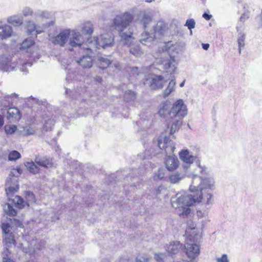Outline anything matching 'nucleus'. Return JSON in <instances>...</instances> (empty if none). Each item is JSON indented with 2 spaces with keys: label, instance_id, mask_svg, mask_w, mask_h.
<instances>
[{
  "label": "nucleus",
  "instance_id": "bb28decb",
  "mask_svg": "<svg viewBox=\"0 0 262 262\" xmlns=\"http://www.w3.org/2000/svg\"><path fill=\"white\" fill-rule=\"evenodd\" d=\"M94 31V27L93 24L90 21H86L82 24L81 28V33L84 35L88 36L92 35Z\"/></svg>",
  "mask_w": 262,
  "mask_h": 262
},
{
  "label": "nucleus",
  "instance_id": "0e129e2a",
  "mask_svg": "<svg viewBox=\"0 0 262 262\" xmlns=\"http://www.w3.org/2000/svg\"><path fill=\"white\" fill-rule=\"evenodd\" d=\"M202 48L205 50H207L209 48V44L208 43H202Z\"/></svg>",
  "mask_w": 262,
  "mask_h": 262
},
{
  "label": "nucleus",
  "instance_id": "7ed1b4c3",
  "mask_svg": "<svg viewBox=\"0 0 262 262\" xmlns=\"http://www.w3.org/2000/svg\"><path fill=\"white\" fill-rule=\"evenodd\" d=\"M198 233L196 229V226L193 224H190L186 230V233L188 235L187 241L193 242V243H186L184 246V252L187 257L190 259L195 260L200 254V249L198 245L195 243L198 241Z\"/></svg>",
  "mask_w": 262,
  "mask_h": 262
},
{
  "label": "nucleus",
  "instance_id": "774afa93",
  "mask_svg": "<svg viewBox=\"0 0 262 262\" xmlns=\"http://www.w3.org/2000/svg\"><path fill=\"white\" fill-rule=\"evenodd\" d=\"M101 262H110V261L107 259H103Z\"/></svg>",
  "mask_w": 262,
  "mask_h": 262
},
{
  "label": "nucleus",
  "instance_id": "ddd939ff",
  "mask_svg": "<svg viewBox=\"0 0 262 262\" xmlns=\"http://www.w3.org/2000/svg\"><path fill=\"white\" fill-rule=\"evenodd\" d=\"M69 45L72 47H80L85 41V38L79 31L71 30L70 36L69 38Z\"/></svg>",
  "mask_w": 262,
  "mask_h": 262
},
{
  "label": "nucleus",
  "instance_id": "6ab92c4d",
  "mask_svg": "<svg viewBox=\"0 0 262 262\" xmlns=\"http://www.w3.org/2000/svg\"><path fill=\"white\" fill-rule=\"evenodd\" d=\"M155 38L152 33L144 32L141 35L140 42L143 45L150 47L154 43Z\"/></svg>",
  "mask_w": 262,
  "mask_h": 262
},
{
  "label": "nucleus",
  "instance_id": "5701e85b",
  "mask_svg": "<svg viewBox=\"0 0 262 262\" xmlns=\"http://www.w3.org/2000/svg\"><path fill=\"white\" fill-rule=\"evenodd\" d=\"M7 21L14 27H18L23 25L24 18L21 15L15 14L8 17Z\"/></svg>",
  "mask_w": 262,
  "mask_h": 262
},
{
  "label": "nucleus",
  "instance_id": "8fccbe9b",
  "mask_svg": "<svg viewBox=\"0 0 262 262\" xmlns=\"http://www.w3.org/2000/svg\"><path fill=\"white\" fill-rule=\"evenodd\" d=\"M149 258L146 255L138 256L136 259V262H149Z\"/></svg>",
  "mask_w": 262,
  "mask_h": 262
},
{
  "label": "nucleus",
  "instance_id": "a878e982",
  "mask_svg": "<svg viewBox=\"0 0 262 262\" xmlns=\"http://www.w3.org/2000/svg\"><path fill=\"white\" fill-rule=\"evenodd\" d=\"M167 28L163 24V23H159L154 28V36L156 38H160L161 36L163 35L167 31Z\"/></svg>",
  "mask_w": 262,
  "mask_h": 262
},
{
  "label": "nucleus",
  "instance_id": "c756f323",
  "mask_svg": "<svg viewBox=\"0 0 262 262\" xmlns=\"http://www.w3.org/2000/svg\"><path fill=\"white\" fill-rule=\"evenodd\" d=\"M176 81L174 79H171L166 88L164 90L163 92V96L164 98L167 97L170 93L175 90V85Z\"/></svg>",
  "mask_w": 262,
  "mask_h": 262
},
{
  "label": "nucleus",
  "instance_id": "13d9d810",
  "mask_svg": "<svg viewBox=\"0 0 262 262\" xmlns=\"http://www.w3.org/2000/svg\"><path fill=\"white\" fill-rule=\"evenodd\" d=\"M198 167H199V168L200 169V172L201 173H205V171L207 169V168L205 167V166H202L200 163H199L198 164Z\"/></svg>",
  "mask_w": 262,
  "mask_h": 262
},
{
  "label": "nucleus",
  "instance_id": "9d476101",
  "mask_svg": "<svg viewBox=\"0 0 262 262\" xmlns=\"http://www.w3.org/2000/svg\"><path fill=\"white\" fill-rule=\"evenodd\" d=\"M71 30L64 29L56 36H53L50 38L51 42L55 46H59L63 47L68 42L70 36Z\"/></svg>",
  "mask_w": 262,
  "mask_h": 262
},
{
  "label": "nucleus",
  "instance_id": "6e6d98bb",
  "mask_svg": "<svg viewBox=\"0 0 262 262\" xmlns=\"http://www.w3.org/2000/svg\"><path fill=\"white\" fill-rule=\"evenodd\" d=\"M3 262H14L12 259H11L9 257L6 255L3 257Z\"/></svg>",
  "mask_w": 262,
  "mask_h": 262
},
{
  "label": "nucleus",
  "instance_id": "58836bf2",
  "mask_svg": "<svg viewBox=\"0 0 262 262\" xmlns=\"http://www.w3.org/2000/svg\"><path fill=\"white\" fill-rule=\"evenodd\" d=\"M20 154L16 150L11 151L8 156V160L9 161H15L20 158Z\"/></svg>",
  "mask_w": 262,
  "mask_h": 262
},
{
  "label": "nucleus",
  "instance_id": "423d86ee",
  "mask_svg": "<svg viewBox=\"0 0 262 262\" xmlns=\"http://www.w3.org/2000/svg\"><path fill=\"white\" fill-rule=\"evenodd\" d=\"M1 228L3 231V242L8 247L12 245H15V241L12 231L13 227L8 219L2 223Z\"/></svg>",
  "mask_w": 262,
  "mask_h": 262
},
{
  "label": "nucleus",
  "instance_id": "dca6fc26",
  "mask_svg": "<svg viewBox=\"0 0 262 262\" xmlns=\"http://www.w3.org/2000/svg\"><path fill=\"white\" fill-rule=\"evenodd\" d=\"M138 20L145 29L147 25L152 21V15L149 10H143L138 14Z\"/></svg>",
  "mask_w": 262,
  "mask_h": 262
},
{
  "label": "nucleus",
  "instance_id": "aec40b11",
  "mask_svg": "<svg viewBox=\"0 0 262 262\" xmlns=\"http://www.w3.org/2000/svg\"><path fill=\"white\" fill-rule=\"evenodd\" d=\"M182 247V245L179 242H172L166 245L165 249L169 254H176L179 252Z\"/></svg>",
  "mask_w": 262,
  "mask_h": 262
},
{
  "label": "nucleus",
  "instance_id": "7c9ffc66",
  "mask_svg": "<svg viewBox=\"0 0 262 262\" xmlns=\"http://www.w3.org/2000/svg\"><path fill=\"white\" fill-rule=\"evenodd\" d=\"M170 106L167 102L162 103L159 108L158 114L161 117H165V116L169 115Z\"/></svg>",
  "mask_w": 262,
  "mask_h": 262
},
{
  "label": "nucleus",
  "instance_id": "f704fd0d",
  "mask_svg": "<svg viewBox=\"0 0 262 262\" xmlns=\"http://www.w3.org/2000/svg\"><path fill=\"white\" fill-rule=\"evenodd\" d=\"M51 13L47 11H41L38 10L36 11L34 14V17L36 18L38 17H40L42 18H50Z\"/></svg>",
  "mask_w": 262,
  "mask_h": 262
},
{
  "label": "nucleus",
  "instance_id": "f03ea898",
  "mask_svg": "<svg viewBox=\"0 0 262 262\" xmlns=\"http://www.w3.org/2000/svg\"><path fill=\"white\" fill-rule=\"evenodd\" d=\"M133 20L132 14L126 12L121 14L117 15L113 19V24L115 29L118 31L121 40L127 46H131L134 40L133 33L129 29L124 32V30L128 27Z\"/></svg>",
  "mask_w": 262,
  "mask_h": 262
},
{
  "label": "nucleus",
  "instance_id": "c85d7f7f",
  "mask_svg": "<svg viewBox=\"0 0 262 262\" xmlns=\"http://www.w3.org/2000/svg\"><path fill=\"white\" fill-rule=\"evenodd\" d=\"M25 165L27 170L32 174H35L39 172L40 168L35 162H26L25 163Z\"/></svg>",
  "mask_w": 262,
  "mask_h": 262
},
{
  "label": "nucleus",
  "instance_id": "de8ad7c7",
  "mask_svg": "<svg viewBox=\"0 0 262 262\" xmlns=\"http://www.w3.org/2000/svg\"><path fill=\"white\" fill-rule=\"evenodd\" d=\"M19 61V64L20 65H21V67L19 68V69L21 72L26 74L28 72V71L26 70V67H31L32 66V63L30 62L22 63V62L20 60Z\"/></svg>",
  "mask_w": 262,
  "mask_h": 262
},
{
  "label": "nucleus",
  "instance_id": "f3484780",
  "mask_svg": "<svg viewBox=\"0 0 262 262\" xmlns=\"http://www.w3.org/2000/svg\"><path fill=\"white\" fill-rule=\"evenodd\" d=\"M76 62L84 69H90L93 66V59L92 56L85 55L76 60Z\"/></svg>",
  "mask_w": 262,
  "mask_h": 262
},
{
  "label": "nucleus",
  "instance_id": "052dcab7",
  "mask_svg": "<svg viewBox=\"0 0 262 262\" xmlns=\"http://www.w3.org/2000/svg\"><path fill=\"white\" fill-rule=\"evenodd\" d=\"M203 17L204 18H205L206 20H209L211 17V15H209L208 14V13H204L203 14Z\"/></svg>",
  "mask_w": 262,
  "mask_h": 262
},
{
  "label": "nucleus",
  "instance_id": "69168bd1",
  "mask_svg": "<svg viewBox=\"0 0 262 262\" xmlns=\"http://www.w3.org/2000/svg\"><path fill=\"white\" fill-rule=\"evenodd\" d=\"M259 19L258 20V24L261 27H262V10H261V14L259 15Z\"/></svg>",
  "mask_w": 262,
  "mask_h": 262
},
{
  "label": "nucleus",
  "instance_id": "ea45409f",
  "mask_svg": "<svg viewBox=\"0 0 262 262\" xmlns=\"http://www.w3.org/2000/svg\"><path fill=\"white\" fill-rule=\"evenodd\" d=\"M166 256V253H157L154 255V258L157 262H165Z\"/></svg>",
  "mask_w": 262,
  "mask_h": 262
},
{
  "label": "nucleus",
  "instance_id": "f257e3e1",
  "mask_svg": "<svg viewBox=\"0 0 262 262\" xmlns=\"http://www.w3.org/2000/svg\"><path fill=\"white\" fill-rule=\"evenodd\" d=\"M214 183L212 179L194 176L189 187L190 191L194 194L178 193L171 198V205L180 216H187L191 211L189 207L193 203L202 202L206 207L212 204L213 199L211 191L214 189Z\"/></svg>",
  "mask_w": 262,
  "mask_h": 262
},
{
  "label": "nucleus",
  "instance_id": "338daca9",
  "mask_svg": "<svg viewBox=\"0 0 262 262\" xmlns=\"http://www.w3.org/2000/svg\"><path fill=\"white\" fill-rule=\"evenodd\" d=\"M185 80H184L182 82H181V83H180V86L181 87H183V86H184V84H185Z\"/></svg>",
  "mask_w": 262,
  "mask_h": 262
},
{
  "label": "nucleus",
  "instance_id": "cd10ccee",
  "mask_svg": "<svg viewBox=\"0 0 262 262\" xmlns=\"http://www.w3.org/2000/svg\"><path fill=\"white\" fill-rule=\"evenodd\" d=\"M26 29L28 34H31L33 32L36 31L37 34H40L43 32L32 20H29L27 22Z\"/></svg>",
  "mask_w": 262,
  "mask_h": 262
},
{
  "label": "nucleus",
  "instance_id": "0eeeda50",
  "mask_svg": "<svg viewBox=\"0 0 262 262\" xmlns=\"http://www.w3.org/2000/svg\"><path fill=\"white\" fill-rule=\"evenodd\" d=\"M187 110L182 99L177 100L173 104L169 112L171 118H181L187 115Z\"/></svg>",
  "mask_w": 262,
  "mask_h": 262
},
{
  "label": "nucleus",
  "instance_id": "393cba45",
  "mask_svg": "<svg viewBox=\"0 0 262 262\" xmlns=\"http://www.w3.org/2000/svg\"><path fill=\"white\" fill-rule=\"evenodd\" d=\"M13 33L12 27L7 24L2 26L0 28V38L2 39L10 37Z\"/></svg>",
  "mask_w": 262,
  "mask_h": 262
},
{
  "label": "nucleus",
  "instance_id": "4be33fe9",
  "mask_svg": "<svg viewBox=\"0 0 262 262\" xmlns=\"http://www.w3.org/2000/svg\"><path fill=\"white\" fill-rule=\"evenodd\" d=\"M191 173L189 171H186L183 169L182 172H176L170 175L169 178V181L170 183L173 184L179 183L183 178L189 176Z\"/></svg>",
  "mask_w": 262,
  "mask_h": 262
},
{
  "label": "nucleus",
  "instance_id": "680f3d73",
  "mask_svg": "<svg viewBox=\"0 0 262 262\" xmlns=\"http://www.w3.org/2000/svg\"><path fill=\"white\" fill-rule=\"evenodd\" d=\"M94 80L96 82H97L99 83H101L103 81V80H102V78L100 77V76H96L95 78H94Z\"/></svg>",
  "mask_w": 262,
  "mask_h": 262
},
{
  "label": "nucleus",
  "instance_id": "09e8293b",
  "mask_svg": "<svg viewBox=\"0 0 262 262\" xmlns=\"http://www.w3.org/2000/svg\"><path fill=\"white\" fill-rule=\"evenodd\" d=\"M22 171V169L20 168H13L11 170L10 175L14 177H17L21 174Z\"/></svg>",
  "mask_w": 262,
  "mask_h": 262
},
{
  "label": "nucleus",
  "instance_id": "5fc2aeb1",
  "mask_svg": "<svg viewBox=\"0 0 262 262\" xmlns=\"http://www.w3.org/2000/svg\"><path fill=\"white\" fill-rule=\"evenodd\" d=\"M54 23H55V21L52 20L48 23L44 24L43 25V29H47L51 26H53Z\"/></svg>",
  "mask_w": 262,
  "mask_h": 262
},
{
  "label": "nucleus",
  "instance_id": "473e14b6",
  "mask_svg": "<svg viewBox=\"0 0 262 262\" xmlns=\"http://www.w3.org/2000/svg\"><path fill=\"white\" fill-rule=\"evenodd\" d=\"M111 63V60L106 57H100L98 58V64L100 68L104 69Z\"/></svg>",
  "mask_w": 262,
  "mask_h": 262
},
{
  "label": "nucleus",
  "instance_id": "6e6552de",
  "mask_svg": "<svg viewBox=\"0 0 262 262\" xmlns=\"http://www.w3.org/2000/svg\"><path fill=\"white\" fill-rule=\"evenodd\" d=\"M88 41L90 43H94L97 48L102 47L105 49L113 46L114 43V37L111 33H104L101 34L99 38H97V39H95L94 42L89 41V39H88Z\"/></svg>",
  "mask_w": 262,
  "mask_h": 262
},
{
  "label": "nucleus",
  "instance_id": "bf43d9fd",
  "mask_svg": "<svg viewBox=\"0 0 262 262\" xmlns=\"http://www.w3.org/2000/svg\"><path fill=\"white\" fill-rule=\"evenodd\" d=\"M5 98L6 99L5 101L3 103L2 105L4 107H6L9 104V103H10L9 100H8V99L9 98V97L7 96V97H6Z\"/></svg>",
  "mask_w": 262,
  "mask_h": 262
},
{
  "label": "nucleus",
  "instance_id": "4c0bfd02",
  "mask_svg": "<svg viewBox=\"0 0 262 262\" xmlns=\"http://www.w3.org/2000/svg\"><path fill=\"white\" fill-rule=\"evenodd\" d=\"M25 195L27 199V203H34L36 201L35 195L30 191H27L25 192Z\"/></svg>",
  "mask_w": 262,
  "mask_h": 262
},
{
  "label": "nucleus",
  "instance_id": "412c9836",
  "mask_svg": "<svg viewBox=\"0 0 262 262\" xmlns=\"http://www.w3.org/2000/svg\"><path fill=\"white\" fill-rule=\"evenodd\" d=\"M34 162L38 167L48 168L53 166L52 160L45 157H36Z\"/></svg>",
  "mask_w": 262,
  "mask_h": 262
},
{
  "label": "nucleus",
  "instance_id": "1a4fd4ad",
  "mask_svg": "<svg viewBox=\"0 0 262 262\" xmlns=\"http://www.w3.org/2000/svg\"><path fill=\"white\" fill-rule=\"evenodd\" d=\"M161 67L168 74H174L177 71L178 63L174 56L163 59L161 62Z\"/></svg>",
  "mask_w": 262,
  "mask_h": 262
},
{
  "label": "nucleus",
  "instance_id": "72a5a7b5",
  "mask_svg": "<svg viewBox=\"0 0 262 262\" xmlns=\"http://www.w3.org/2000/svg\"><path fill=\"white\" fill-rule=\"evenodd\" d=\"M129 52L136 57L140 56L143 54V51L139 45H133L130 47Z\"/></svg>",
  "mask_w": 262,
  "mask_h": 262
},
{
  "label": "nucleus",
  "instance_id": "2eb2a0df",
  "mask_svg": "<svg viewBox=\"0 0 262 262\" xmlns=\"http://www.w3.org/2000/svg\"><path fill=\"white\" fill-rule=\"evenodd\" d=\"M165 165L168 171H173L179 167L180 162L176 156L173 155H170L166 158Z\"/></svg>",
  "mask_w": 262,
  "mask_h": 262
},
{
  "label": "nucleus",
  "instance_id": "79ce46f5",
  "mask_svg": "<svg viewBox=\"0 0 262 262\" xmlns=\"http://www.w3.org/2000/svg\"><path fill=\"white\" fill-rule=\"evenodd\" d=\"M5 131L7 134H12L17 129V126L15 125H6L4 127Z\"/></svg>",
  "mask_w": 262,
  "mask_h": 262
},
{
  "label": "nucleus",
  "instance_id": "37998d69",
  "mask_svg": "<svg viewBox=\"0 0 262 262\" xmlns=\"http://www.w3.org/2000/svg\"><path fill=\"white\" fill-rule=\"evenodd\" d=\"M22 14L25 17H28V16H34V13L33 10L29 7H24L22 10Z\"/></svg>",
  "mask_w": 262,
  "mask_h": 262
},
{
  "label": "nucleus",
  "instance_id": "4468645a",
  "mask_svg": "<svg viewBox=\"0 0 262 262\" xmlns=\"http://www.w3.org/2000/svg\"><path fill=\"white\" fill-rule=\"evenodd\" d=\"M19 184L17 179L15 178H9L7 180L6 184V193L9 198L13 196V194L19 190Z\"/></svg>",
  "mask_w": 262,
  "mask_h": 262
},
{
  "label": "nucleus",
  "instance_id": "b1692460",
  "mask_svg": "<svg viewBox=\"0 0 262 262\" xmlns=\"http://www.w3.org/2000/svg\"><path fill=\"white\" fill-rule=\"evenodd\" d=\"M0 69L4 72H10L14 69V67L10 64L8 57L0 56Z\"/></svg>",
  "mask_w": 262,
  "mask_h": 262
},
{
  "label": "nucleus",
  "instance_id": "3c124183",
  "mask_svg": "<svg viewBox=\"0 0 262 262\" xmlns=\"http://www.w3.org/2000/svg\"><path fill=\"white\" fill-rule=\"evenodd\" d=\"M140 73L139 68L137 67L130 68L129 75L130 76H135L138 75Z\"/></svg>",
  "mask_w": 262,
  "mask_h": 262
},
{
  "label": "nucleus",
  "instance_id": "20e7f679",
  "mask_svg": "<svg viewBox=\"0 0 262 262\" xmlns=\"http://www.w3.org/2000/svg\"><path fill=\"white\" fill-rule=\"evenodd\" d=\"M181 124L182 121L180 120L173 121L171 125L169 133H168V130H165L160 135L158 138V147L161 149H164L166 154L172 153L175 149V144L168 135L169 134L172 135L178 131Z\"/></svg>",
  "mask_w": 262,
  "mask_h": 262
},
{
  "label": "nucleus",
  "instance_id": "e433bc0d",
  "mask_svg": "<svg viewBox=\"0 0 262 262\" xmlns=\"http://www.w3.org/2000/svg\"><path fill=\"white\" fill-rule=\"evenodd\" d=\"M245 35L243 33L239 34L237 39L239 54L241 53L242 48H243L245 46Z\"/></svg>",
  "mask_w": 262,
  "mask_h": 262
},
{
  "label": "nucleus",
  "instance_id": "c03bdc74",
  "mask_svg": "<svg viewBox=\"0 0 262 262\" xmlns=\"http://www.w3.org/2000/svg\"><path fill=\"white\" fill-rule=\"evenodd\" d=\"M185 26H187L188 29L190 31V34H192V32L191 29L194 28L195 26V21L194 19L193 18L188 19L186 20Z\"/></svg>",
  "mask_w": 262,
  "mask_h": 262
},
{
  "label": "nucleus",
  "instance_id": "603ef678",
  "mask_svg": "<svg viewBox=\"0 0 262 262\" xmlns=\"http://www.w3.org/2000/svg\"><path fill=\"white\" fill-rule=\"evenodd\" d=\"M24 131L27 135H33L35 133V129L30 126H27L24 128Z\"/></svg>",
  "mask_w": 262,
  "mask_h": 262
},
{
  "label": "nucleus",
  "instance_id": "a19ab883",
  "mask_svg": "<svg viewBox=\"0 0 262 262\" xmlns=\"http://www.w3.org/2000/svg\"><path fill=\"white\" fill-rule=\"evenodd\" d=\"M13 227L23 228L22 222L16 219H7Z\"/></svg>",
  "mask_w": 262,
  "mask_h": 262
},
{
  "label": "nucleus",
  "instance_id": "a211bd4d",
  "mask_svg": "<svg viewBox=\"0 0 262 262\" xmlns=\"http://www.w3.org/2000/svg\"><path fill=\"white\" fill-rule=\"evenodd\" d=\"M21 117L19 110L17 107H10L7 111V119L10 122L19 121Z\"/></svg>",
  "mask_w": 262,
  "mask_h": 262
},
{
  "label": "nucleus",
  "instance_id": "39448f33",
  "mask_svg": "<svg viewBox=\"0 0 262 262\" xmlns=\"http://www.w3.org/2000/svg\"><path fill=\"white\" fill-rule=\"evenodd\" d=\"M12 198H9V202L6 203L3 206L4 212L10 216H14L17 214L16 210L12 206H14L19 209L24 207L25 205L29 206V203H26L24 200L18 195H15Z\"/></svg>",
  "mask_w": 262,
  "mask_h": 262
},
{
  "label": "nucleus",
  "instance_id": "c9c22d12",
  "mask_svg": "<svg viewBox=\"0 0 262 262\" xmlns=\"http://www.w3.org/2000/svg\"><path fill=\"white\" fill-rule=\"evenodd\" d=\"M123 97L125 101H130L136 98V94L130 90H127L125 92Z\"/></svg>",
  "mask_w": 262,
  "mask_h": 262
},
{
  "label": "nucleus",
  "instance_id": "4d7b16f0",
  "mask_svg": "<svg viewBox=\"0 0 262 262\" xmlns=\"http://www.w3.org/2000/svg\"><path fill=\"white\" fill-rule=\"evenodd\" d=\"M156 176L159 179H162L164 176V173L160 170H159L158 173H156Z\"/></svg>",
  "mask_w": 262,
  "mask_h": 262
},
{
  "label": "nucleus",
  "instance_id": "a18cd8bd",
  "mask_svg": "<svg viewBox=\"0 0 262 262\" xmlns=\"http://www.w3.org/2000/svg\"><path fill=\"white\" fill-rule=\"evenodd\" d=\"M54 124V121L53 119L47 120L43 125V129L46 131L51 130Z\"/></svg>",
  "mask_w": 262,
  "mask_h": 262
},
{
  "label": "nucleus",
  "instance_id": "9b49d317",
  "mask_svg": "<svg viewBox=\"0 0 262 262\" xmlns=\"http://www.w3.org/2000/svg\"><path fill=\"white\" fill-rule=\"evenodd\" d=\"M180 159L185 163L183 165V169L190 172L191 165L196 159V157L191 155L187 150H182L179 153Z\"/></svg>",
  "mask_w": 262,
  "mask_h": 262
},
{
  "label": "nucleus",
  "instance_id": "864d4df0",
  "mask_svg": "<svg viewBox=\"0 0 262 262\" xmlns=\"http://www.w3.org/2000/svg\"><path fill=\"white\" fill-rule=\"evenodd\" d=\"M249 12L247 11L246 12H244L240 17L239 20L241 21H244L246 19H248L249 17Z\"/></svg>",
  "mask_w": 262,
  "mask_h": 262
},
{
  "label": "nucleus",
  "instance_id": "2f4dec72",
  "mask_svg": "<svg viewBox=\"0 0 262 262\" xmlns=\"http://www.w3.org/2000/svg\"><path fill=\"white\" fill-rule=\"evenodd\" d=\"M34 41L31 38H28L26 39L21 45V49L26 50L31 49L33 48L34 45Z\"/></svg>",
  "mask_w": 262,
  "mask_h": 262
},
{
  "label": "nucleus",
  "instance_id": "e2e57ef3",
  "mask_svg": "<svg viewBox=\"0 0 262 262\" xmlns=\"http://www.w3.org/2000/svg\"><path fill=\"white\" fill-rule=\"evenodd\" d=\"M4 124V120L3 116L0 115V128L3 126Z\"/></svg>",
  "mask_w": 262,
  "mask_h": 262
},
{
  "label": "nucleus",
  "instance_id": "f8f14e48",
  "mask_svg": "<svg viewBox=\"0 0 262 262\" xmlns=\"http://www.w3.org/2000/svg\"><path fill=\"white\" fill-rule=\"evenodd\" d=\"M145 84L148 85L152 90L160 89L164 86L163 77L161 75H152L146 79Z\"/></svg>",
  "mask_w": 262,
  "mask_h": 262
},
{
  "label": "nucleus",
  "instance_id": "49530a36",
  "mask_svg": "<svg viewBox=\"0 0 262 262\" xmlns=\"http://www.w3.org/2000/svg\"><path fill=\"white\" fill-rule=\"evenodd\" d=\"M216 262H229V259L227 254H223L221 256L215 258Z\"/></svg>",
  "mask_w": 262,
  "mask_h": 262
}]
</instances>
